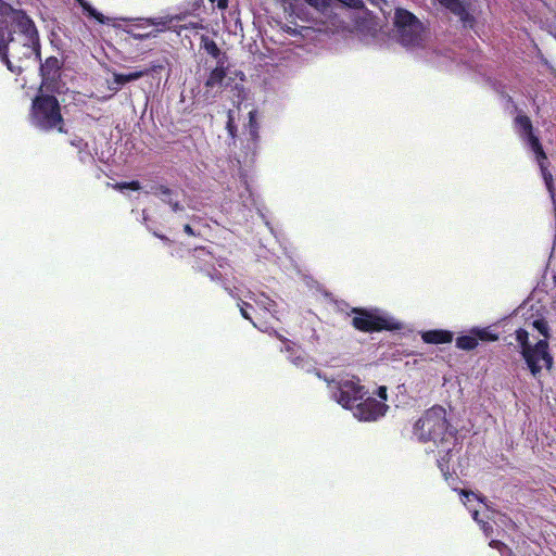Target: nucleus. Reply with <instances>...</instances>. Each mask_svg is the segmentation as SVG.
Returning a JSON list of instances; mask_svg holds the SVG:
<instances>
[{
	"mask_svg": "<svg viewBox=\"0 0 556 556\" xmlns=\"http://www.w3.org/2000/svg\"><path fill=\"white\" fill-rule=\"evenodd\" d=\"M226 129L230 139L235 142L238 134V127L235 123V115L232 110L227 112Z\"/></svg>",
	"mask_w": 556,
	"mask_h": 556,
	"instance_id": "obj_23",
	"label": "nucleus"
},
{
	"mask_svg": "<svg viewBox=\"0 0 556 556\" xmlns=\"http://www.w3.org/2000/svg\"><path fill=\"white\" fill-rule=\"evenodd\" d=\"M394 27L399 41L405 47L419 46L425 30L422 23L409 11L396 9L394 14Z\"/></svg>",
	"mask_w": 556,
	"mask_h": 556,
	"instance_id": "obj_7",
	"label": "nucleus"
},
{
	"mask_svg": "<svg viewBox=\"0 0 556 556\" xmlns=\"http://www.w3.org/2000/svg\"><path fill=\"white\" fill-rule=\"evenodd\" d=\"M163 67L164 66L162 64H152L151 66L146 67L143 70L131 72V73H127V74L114 73L113 74V84L125 85L127 83L137 80L139 78L144 77V76H149V75H151L154 72L161 71V70H163Z\"/></svg>",
	"mask_w": 556,
	"mask_h": 556,
	"instance_id": "obj_11",
	"label": "nucleus"
},
{
	"mask_svg": "<svg viewBox=\"0 0 556 556\" xmlns=\"http://www.w3.org/2000/svg\"><path fill=\"white\" fill-rule=\"evenodd\" d=\"M193 268L202 270V267L195 262L194 265H192Z\"/></svg>",
	"mask_w": 556,
	"mask_h": 556,
	"instance_id": "obj_47",
	"label": "nucleus"
},
{
	"mask_svg": "<svg viewBox=\"0 0 556 556\" xmlns=\"http://www.w3.org/2000/svg\"><path fill=\"white\" fill-rule=\"evenodd\" d=\"M456 346L464 351H471L478 346L477 337L470 332V334L459 336L456 338Z\"/></svg>",
	"mask_w": 556,
	"mask_h": 556,
	"instance_id": "obj_19",
	"label": "nucleus"
},
{
	"mask_svg": "<svg viewBox=\"0 0 556 556\" xmlns=\"http://www.w3.org/2000/svg\"><path fill=\"white\" fill-rule=\"evenodd\" d=\"M83 10L91 17L96 18L100 23H104V16L92 8L88 2L78 0Z\"/></svg>",
	"mask_w": 556,
	"mask_h": 556,
	"instance_id": "obj_25",
	"label": "nucleus"
},
{
	"mask_svg": "<svg viewBox=\"0 0 556 556\" xmlns=\"http://www.w3.org/2000/svg\"><path fill=\"white\" fill-rule=\"evenodd\" d=\"M212 4H216V7L220 10H224L228 7V0H208Z\"/></svg>",
	"mask_w": 556,
	"mask_h": 556,
	"instance_id": "obj_38",
	"label": "nucleus"
},
{
	"mask_svg": "<svg viewBox=\"0 0 556 556\" xmlns=\"http://www.w3.org/2000/svg\"><path fill=\"white\" fill-rule=\"evenodd\" d=\"M421 339L428 344L450 343L453 340V333L442 329L428 330L422 332Z\"/></svg>",
	"mask_w": 556,
	"mask_h": 556,
	"instance_id": "obj_15",
	"label": "nucleus"
},
{
	"mask_svg": "<svg viewBox=\"0 0 556 556\" xmlns=\"http://www.w3.org/2000/svg\"><path fill=\"white\" fill-rule=\"evenodd\" d=\"M31 124L43 131L67 132L59 100L52 94H37L30 108Z\"/></svg>",
	"mask_w": 556,
	"mask_h": 556,
	"instance_id": "obj_3",
	"label": "nucleus"
},
{
	"mask_svg": "<svg viewBox=\"0 0 556 556\" xmlns=\"http://www.w3.org/2000/svg\"><path fill=\"white\" fill-rule=\"evenodd\" d=\"M389 406L386 403L369 396L355 404L352 410L353 415L359 420L375 421L384 416Z\"/></svg>",
	"mask_w": 556,
	"mask_h": 556,
	"instance_id": "obj_8",
	"label": "nucleus"
},
{
	"mask_svg": "<svg viewBox=\"0 0 556 556\" xmlns=\"http://www.w3.org/2000/svg\"><path fill=\"white\" fill-rule=\"evenodd\" d=\"M547 160H539L538 164L541 169L542 177L544 179L545 186L547 191L549 192L553 201L555 202V188H554V180L553 175L547 168Z\"/></svg>",
	"mask_w": 556,
	"mask_h": 556,
	"instance_id": "obj_18",
	"label": "nucleus"
},
{
	"mask_svg": "<svg viewBox=\"0 0 556 556\" xmlns=\"http://www.w3.org/2000/svg\"><path fill=\"white\" fill-rule=\"evenodd\" d=\"M184 231L188 235V236H194V230L193 228L189 225V224H186L184 226Z\"/></svg>",
	"mask_w": 556,
	"mask_h": 556,
	"instance_id": "obj_40",
	"label": "nucleus"
},
{
	"mask_svg": "<svg viewBox=\"0 0 556 556\" xmlns=\"http://www.w3.org/2000/svg\"><path fill=\"white\" fill-rule=\"evenodd\" d=\"M226 76L227 67L225 66V61L219 60L216 67L213 68L207 75V78L204 83L206 90L208 91L217 89L218 91H220Z\"/></svg>",
	"mask_w": 556,
	"mask_h": 556,
	"instance_id": "obj_12",
	"label": "nucleus"
},
{
	"mask_svg": "<svg viewBox=\"0 0 556 556\" xmlns=\"http://www.w3.org/2000/svg\"><path fill=\"white\" fill-rule=\"evenodd\" d=\"M478 516H479V513H478L477 510H476V511H473L472 517H473V519H475V520H477V521H478Z\"/></svg>",
	"mask_w": 556,
	"mask_h": 556,
	"instance_id": "obj_48",
	"label": "nucleus"
},
{
	"mask_svg": "<svg viewBox=\"0 0 556 556\" xmlns=\"http://www.w3.org/2000/svg\"><path fill=\"white\" fill-rule=\"evenodd\" d=\"M42 87H43V86L41 85V87H39V90H42Z\"/></svg>",
	"mask_w": 556,
	"mask_h": 556,
	"instance_id": "obj_49",
	"label": "nucleus"
},
{
	"mask_svg": "<svg viewBox=\"0 0 556 556\" xmlns=\"http://www.w3.org/2000/svg\"><path fill=\"white\" fill-rule=\"evenodd\" d=\"M483 530L485 532H488L489 530H492V527L488 523V522H483V526H482Z\"/></svg>",
	"mask_w": 556,
	"mask_h": 556,
	"instance_id": "obj_45",
	"label": "nucleus"
},
{
	"mask_svg": "<svg viewBox=\"0 0 556 556\" xmlns=\"http://www.w3.org/2000/svg\"><path fill=\"white\" fill-rule=\"evenodd\" d=\"M333 399L344 408L353 409L355 404L367 394L361 379L356 376L328 381Z\"/></svg>",
	"mask_w": 556,
	"mask_h": 556,
	"instance_id": "obj_6",
	"label": "nucleus"
},
{
	"mask_svg": "<svg viewBox=\"0 0 556 556\" xmlns=\"http://www.w3.org/2000/svg\"><path fill=\"white\" fill-rule=\"evenodd\" d=\"M362 10V15L355 20L356 29L365 34H376L379 29L377 17L368 9Z\"/></svg>",
	"mask_w": 556,
	"mask_h": 556,
	"instance_id": "obj_13",
	"label": "nucleus"
},
{
	"mask_svg": "<svg viewBox=\"0 0 556 556\" xmlns=\"http://www.w3.org/2000/svg\"><path fill=\"white\" fill-rule=\"evenodd\" d=\"M475 337H477V342L485 341V342H494L498 340V336L489 331L488 328L482 329H472L471 330Z\"/></svg>",
	"mask_w": 556,
	"mask_h": 556,
	"instance_id": "obj_22",
	"label": "nucleus"
},
{
	"mask_svg": "<svg viewBox=\"0 0 556 556\" xmlns=\"http://www.w3.org/2000/svg\"><path fill=\"white\" fill-rule=\"evenodd\" d=\"M377 395L381 400V402H386L388 400V389L384 386H381L377 390Z\"/></svg>",
	"mask_w": 556,
	"mask_h": 556,
	"instance_id": "obj_36",
	"label": "nucleus"
},
{
	"mask_svg": "<svg viewBox=\"0 0 556 556\" xmlns=\"http://www.w3.org/2000/svg\"><path fill=\"white\" fill-rule=\"evenodd\" d=\"M305 2L323 13L327 12L331 5V0H305Z\"/></svg>",
	"mask_w": 556,
	"mask_h": 556,
	"instance_id": "obj_27",
	"label": "nucleus"
},
{
	"mask_svg": "<svg viewBox=\"0 0 556 556\" xmlns=\"http://www.w3.org/2000/svg\"><path fill=\"white\" fill-rule=\"evenodd\" d=\"M63 63L56 56H49L40 65V76L42 79V86L49 88L52 84H55L60 76Z\"/></svg>",
	"mask_w": 556,
	"mask_h": 556,
	"instance_id": "obj_10",
	"label": "nucleus"
},
{
	"mask_svg": "<svg viewBox=\"0 0 556 556\" xmlns=\"http://www.w3.org/2000/svg\"><path fill=\"white\" fill-rule=\"evenodd\" d=\"M516 340L520 345V353L532 376H538L543 366L551 370L553 367V356L548 351V342L545 339L539 340L534 345L529 342V332L519 328L516 330Z\"/></svg>",
	"mask_w": 556,
	"mask_h": 556,
	"instance_id": "obj_4",
	"label": "nucleus"
},
{
	"mask_svg": "<svg viewBox=\"0 0 556 556\" xmlns=\"http://www.w3.org/2000/svg\"><path fill=\"white\" fill-rule=\"evenodd\" d=\"M165 203L168 204L174 212H179L184 210V206L180 204L178 200H165Z\"/></svg>",
	"mask_w": 556,
	"mask_h": 556,
	"instance_id": "obj_35",
	"label": "nucleus"
},
{
	"mask_svg": "<svg viewBox=\"0 0 556 556\" xmlns=\"http://www.w3.org/2000/svg\"><path fill=\"white\" fill-rule=\"evenodd\" d=\"M371 2V4L374 5H379L380 3L382 4H388V2L386 0H369Z\"/></svg>",
	"mask_w": 556,
	"mask_h": 556,
	"instance_id": "obj_44",
	"label": "nucleus"
},
{
	"mask_svg": "<svg viewBox=\"0 0 556 556\" xmlns=\"http://www.w3.org/2000/svg\"><path fill=\"white\" fill-rule=\"evenodd\" d=\"M204 256L211 257V253L208 251H206L204 248L194 249V252L192 255L193 258H202Z\"/></svg>",
	"mask_w": 556,
	"mask_h": 556,
	"instance_id": "obj_34",
	"label": "nucleus"
},
{
	"mask_svg": "<svg viewBox=\"0 0 556 556\" xmlns=\"http://www.w3.org/2000/svg\"><path fill=\"white\" fill-rule=\"evenodd\" d=\"M516 556H518V555H516Z\"/></svg>",
	"mask_w": 556,
	"mask_h": 556,
	"instance_id": "obj_50",
	"label": "nucleus"
},
{
	"mask_svg": "<svg viewBox=\"0 0 556 556\" xmlns=\"http://www.w3.org/2000/svg\"><path fill=\"white\" fill-rule=\"evenodd\" d=\"M114 188L118 189V190L129 189L132 191H138L141 188V186L138 180H131V181L117 182L114 186Z\"/></svg>",
	"mask_w": 556,
	"mask_h": 556,
	"instance_id": "obj_31",
	"label": "nucleus"
},
{
	"mask_svg": "<svg viewBox=\"0 0 556 556\" xmlns=\"http://www.w3.org/2000/svg\"><path fill=\"white\" fill-rule=\"evenodd\" d=\"M150 192L156 197H160L161 199H162V197L174 195V191L164 185L152 186Z\"/></svg>",
	"mask_w": 556,
	"mask_h": 556,
	"instance_id": "obj_26",
	"label": "nucleus"
},
{
	"mask_svg": "<svg viewBox=\"0 0 556 556\" xmlns=\"http://www.w3.org/2000/svg\"><path fill=\"white\" fill-rule=\"evenodd\" d=\"M533 328H535L542 336H544L545 340H547L548 333V325L544 319H535L532 323Z\"/></svg>",
	"mask_w": 556,
	"mask_h": 556,
	"instance_id": "obj_30",
	"label": "nucleus"
},
{
	"mask_svg": "<svg viewBox=\"0 0 556 556\" xmlns=\"http://www.w3.org/2000/svg\"><path fill=\"white\" fill-rule=\"evenodd\" d=\"M515 125L518 129L519 135L526 139L527 137L533 135V126L529 116L525 114H518L515 117Z\"/></svg>",
	"mask_w": 556,
	"mask_h": 556,
	"instance_id": "obj_17",
	"label": "nucleus"
},
{
	"mask_svg": "<svg viewBox=\"0 0 556 556\" xmlns=\"http://www.w3.org/2000/svg\"><path fill=\"white\" fill-rule=\"evenodd\" d=\"M210 277L212 280H219L222 277V274L217 270H214V274H210Z\"/></svg>",
	"mask_w": 556,
	"mask_h": 556,
	"instance_id": "obj_43",
	"label": "nucleus"
},
{
	"mask_svg": "<svg viewBox=\"0 0 556 556\" xmlns=\"http://www.w3.org/2000/svg\"><path fill=\"white\" fill-rule=\"evenodd\" d=\"M14 50L15 49V42L8 45L5 42V34L4 31L0 30V54L3 53L5 50Z\"/></svg>",
	"mask_w": 556,
	"mask_h": 556,
	"instance_id": "obj_33",
	"label": "nucleus"
},
{
	"mask_svg": "<svg viewBox=\"0 0 556 556\" xmlns=\"http://www.w3.org/2000/svg\"><path fill=\"white\" fill-rule=\"evenodd\" d=\"M355 315L352 318V326L362 332H379L382 330L394 331L402 329L403 325L399 320L386 317L377 312L369 311L362 307L352 308Z\"/></svg>",
	"mask_w": 556,
	"mask_h": 556,
	"instance_id": "obj_5",
	"label": "nucleus"
},
{
	"mask_svg": "<svg viewBox=\"0 0 556 556\" xmlns=\"http://www.w3.org/2000/svg\"><path fill=\"white\" fill-rule=\"evenodd\" d=\"M204 4V0H192L190 3H189V10L185 13H180V14H177L175 16H172L169 18V23H173L174 21H182L186 18V16L188 14L190 15H194L195 12H198Z\"/></svg>",
	"mask_w": 556,
	"mask_h": 556,
	"instance_id": "obj_21",
	"label": "nucleus"
},
{
	"mask_svg": "<svg viewBox=\"0 0 556 556\" xmlns=\"http://www.w3.org/2000/svg\"><path fill=\"white\" fill-rule=\"evenodd\" d=\"M441 5L456 15L464 28L473 29L477 20L471 12V4L463 0H438Z\"/></svg>",
	"mask_w": 556,
	"mask_h": 556,
	"instance_id": "obj_9",
	"label": "nucleus"
},
{
	"mask_svg": "<svg viewBox=\"0 0 556 556\" xmlns=\"http://www.w3.org/2000/svg\"><path fill=\"white\" fill-rule=\"evenodd\" d=\"M71 146L76 148L79 153L85 152L88 148V142L85 141L81 137H75L70 141Z\"/></svg>",
	"mask_w": 556,
	"mask_h": 556,
	"instance_id": "obj_32",
	"label": "nucleus"
},
{
	"mask_svg": "<svg viewBox=\"0 0 556 556\" xmlns=\"http://www.w3.org/2000/svg\"><path fill=\"white\" fill-rule=\"evenodd\" d=\"M527 143L529 144L530 149L535 154L536 161L539 160H547L546 153L543 150V147L540 142L539 137H536L534 134L527 137L525 139Z\"/></svg>",
	"mask_w": 556,
	"mask_h": 556,
	"instance_id": "obj_20",
	"label": "nucleus"
},
{
	"mask_svg": "<svg viewBox=\"0 0 556 556\" xmlns=\"http://www.w3.org/2000/svg\"><path fill=\"white\" fill-rule=\"evenodd\" d=\"M247 129L249 134L248 149L252 152V155H254L260 140V124L257 122V112L255 110L249 112Z\"/></svg>",
	"mask_w": 556,
	"mask_h": 556,
	"instance_id": "obj_14",
	"label": "nucleus"
},
{
	"mask_svg": "<svg viewBox=\"0 0 556 556\" xmlns=\"http://www.w3.org/2000/svg\"><path fill=\"white\" fill-rule=\"evenodd\" d=\"M238 305H239L240 313H241L242 317L244 319L250 320L253 324L254 327L261 329V327L255 321H253V319H252V317H251V315L249 313V309L253 308V306L250 303L244 302V301H241V303H239Z\"/></svg>",
	"mask_w": 556,
	"mask_h": 556,
	"instance_id": "obj_29",
	"label": "nucleus"
},
{
	"mask_svg": "<svg viewBox=\"0 0 556 556\" xmlns=\"http://www.w3.org/2000/svg\"><path fill=\"white\" fill-rule=\"evenodd\" d=\"M122 86L123 85L113 84V81H112L111 85L109 86V88H110V90L117 92L118 90H121Z\"/></svg>",
	"mask_w": 556,
	"mask_h": 556,
	"instance_id": "obj_41",
	"label": "nucleus"
},
{
	"mask_svg": "<svg viewBox=\"0 0 556 556\" xmlns=\"http://www.w3.org/2000/svg\"><path fill=\"white\" fill-rule=\"evenodd\" d=\"M460 495L465 496L466 498H469V496H473L475 493L472 491H467V490H460Z\"/></svg>",
	"mask_w": 556,
	"mask_h": 556,
	"instance_id": "obj_42",
	"label": "nucleus"
},
{
	"mask_svg": "<svg viewBox=\"0 0 556 556\" xmlns=\"http://www.w3.org/2000/svg\"><path fill=\"white\" fill-rule=\"evenodd\" d=\"M201 48L204 49L207 52V54L214 58L217 61V63L219 62V60L225 61L226 59L225 53L222 52L217 43L205 35L201 37Z\"/></svg>",
	"mask_w": 556,
	"mask_h": 556,
	"instance_id": "obj_16",
	"label": "nucleus"
},
{
	"mask_svg": "<svg viewBox=\"0 0 556 556\" xmlns=\"http://www.w3.org/2000/svg\"><path fill=\"white\" fill-rule=\"evenodd\" d=\"M161 200L165 203V200H174V198H173V195L172 197H162Z\"/></svg>",
	"mask_w": 556,
	"mask_h": 556,
	"instance_id": "obj_46",
	"label": "nucleus"
},
{
	"mask_svg": "<svg viewBox=\"0 0 556 556\" xmlns=\"http://www.w3.org/2000/svg\"><path fill=\"white\" fill-rule=\"evenodd\" d=\"M438 465H439V467H440L441 471L443 472V475H444L445 479L447 480V479H448L450 473H448L447 469L445 470V465L443 464V462H442V460H439V462H438Z\"/></svg>",
	"mask_w": 556,
	"mask_h": 556,
	"instance_id": "obj_39",
	"label": "nucleus"
},
{
	"mask_svg": "<svg viewBox=\"0 0 556 556\" xmlns=\"http://www.w3.org/2000/svg\"><path fill=\"white\" fill-rule=\"evenodd\" d=\"M489 545L492 548L497 549L502 556H516V554L500 540H492Z\"/></svg>",
	"mask_w": 556,
	"mask_h": 556,
	"instance_id": "obj_24",
	"label": "nucleus"
},
{
	"mask_svg": "<svg viewBox=\"0 0 556 556\" xmlns=\"http://www.w3.org/2000/svg\"><path fill=\"white\" fill-rule=\"evenodd\" d=\"M257 304H260V302H257ZM261 304L268 312H270L271 308L276 305L275 302L268 298H265V300L262 301Z\"/></svg>",
	"mask_w": 556,
	"mask_h": 556,
	"instance_id": "obj_37",
	"label": "nucleus"
},
{
	"mask_svg": "<svg viewBox=\"0 0 556 556\" xmlns=\"http://www.w3.org/2000/svg\"><path fill=\"white\" fill-rule=\"evenodd\" d=\"M13 20L17 22V25L21 29V34L18 38L12 37L11 33L5 36V42L11 45L15 42L14 50H5L0 54L2 60L5 62L8 68L12 73H16L21 71L18 66L15 70L10 61V56L16 58L17 60L29 59L33 54H35L37 60H41L40 53V42L38 37V31L34 22L22 11H13Z\"/></svg>",
	"mask_w": 556,
	"mask_h": 556,
	"instance_id": "obj_1",
	"label": "nucleus"
},
{
	"mask_svg": "<svg viewBox=\"0 0 556 556\" xmlns=\"http://www.w3.org/2000/svg\"><path fill=\"white\" fill-rule=\"evenodd\" d=\"M413 433L422 443L432 441L444 445L455 438L456 430L448 422L445 408L433 405L414 424Z\"/></svg>",
	"mask_w": 556,
	"mask_h": 556,
	"instance_id": "obj_2",
	"label": "nucleus"
},
{
	"mask_svg": "<svg viewBox=\"0 0 556 556\" xmlns=\"http://www.w3.org/2000/svg\"><path fill=\"white\" fill-rule=\"evenodd\" d=\"M168 29H174L175 31H177L178 34L181 33L182 29H203L204 26L202 25L201 21L200 22H190L188 24H184V25H179V26H176V25H173V26H167Z\"/></svg>",
	"mask_w": 556,
	"mask_h": 556,
	"instance_id": "obj_28",
	"label": "nucleus"
}]
</instances>
